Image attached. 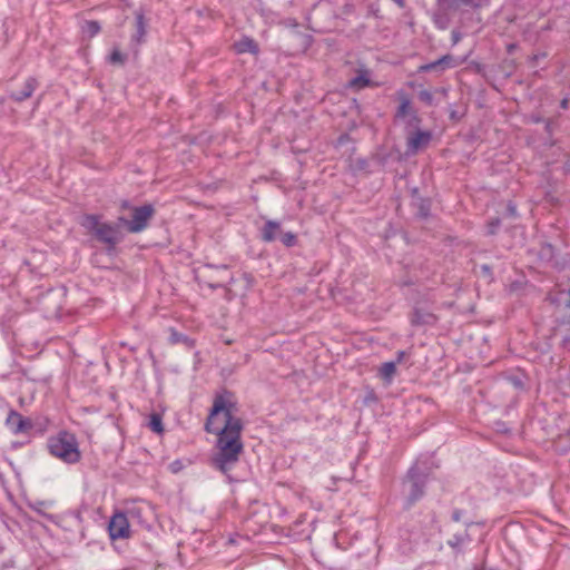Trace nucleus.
Here are the masks:
<instances>
[{"mask_svg": "<svg viewBox=\"0 0 570 570\" xmlns=\"http://www.w3.org/2000/svg\"><path fill=\"white\" fill-rule=\"evenodd\" d=\"M237 411L234 393L222 389L215 393L213 405L204 423L205 432L217 438L216 452L210 459L212 465L224 474L236 465L244 452L242 440L244 422L236 415Z\"/></svg>", "mask_w": 570, "mask_h": 570, "instance_id": "nucleus-1", "label": "nucleus"}, {"mask_svg": "<svg viewBox=\"0 0 570 570\" xmlns=\"http://www.w3.org/2000/svg\"><path fill=\"white\" fill-rule=\"evenodd\" d=\"M432 470L433 468L428 459L417 460L407 470L405 476L402 480L404 510H410L425 495L426 484L432 474Z\"/></svg>", "mask_w": 570, "mask_h": 570, "instance_id": "nucleus-2", "label": "nucleus"}, {"mask_svg": "<svg viewBox=\"0 0 570 570\" xmlns=\"http://www.w3.org/2000/svg\"><path fill=\"white\" fill-rule=\"evenodd\" d=\"M80 225L99 243L105 245L108 255L116 253L117 245L120 244L125 234L114 226L111 222H102L101 216L97 214H85Z\"/></svg>", "mask_w": 570, "mask_h": 570, "instance_id": "nucleus-3", "label": "nucleus"}, {"mask_svg": "<svg viewBox=\"0 0 570 570\" xmlns=\"http://www.w3.org/2000/svg\"><path fill=\"white\" fill-rule=\"evenodd\" d=\"M47 448L49 453L65 463L75 464L80 461L81 453L77 438L66 430L59 431L48 439Z\"/></svg>", "mask_w": 570, "mask_h": 570, "instance_id": "nucleus-4", "label": "nucleus"}, {"mask_svg": "<svg viewBox=\"0 0 570 570\" xmlns=\"http://www.w3.org/2000/svg\"><path fill=\"white\" fill-rule=\"evenodd\" d=\"M261 238L266 243H271L279 238L286 247H293L297 243V236L293 232L283 233L281 224L275 220H267L261 229Z\"/></svg>", "mask_w": 570, "mask_h": 570, "instance_id": "nucleus-5", "label": "nucleus"}, {"mask_svg": "<svg viewBox=\"0 0 570 570\" xmlns=\"http://www.w3.org/2000/svg\"><path fill=\"white\" fill-rule=\"evenodd\" d=\"M155 213V207L151 204L132 207L129 233L138 234L145 230Z\"/></svg>", "mask_w": 570, "mask_h": 570, "instance_id": "nucleus-6", "label": "nucleus"}, {"mask_svg": "<svg viewBox=\"0 0 570 570\" xmlns=\"http://www.w3.org/2000/svg\"><path fill=\"white\" fill-rule=\"evenodd\" d=\"M438 322V316L433 313L428 302H416L410 315L412 326H433Z\"/></svg>", "mask_w": 570, "mask_h": 570, "instance_id": "nucleus-7", "label": "nucleus"}, {"mask_svg": "<svg viewBox=\"0 0 570 570\" xmlns=\"http://www.w3.org/2000/svg\"><path fill=\"white\" fill-rule=\"evenodd\" d=\"M108 533L112 541L130 537V525L125 512H116L109 520Z\"/></svg>", "mask_w": 570, "mask_h": 570, "instance_id": "nucleus-8", "label": "nucleus"}, {"mask_svg": "<svg viewBox=\"0 0 570 570\" xmlns=\"http://www.w3.org/2000/svg\"><path fill=\"white\" fill-rule=\"evenodd\" d=\"M432 140L430 130L416 129L409 132L406 137V154L415 155L419 150L425 148Z\"/></svg>", "mask_w": 570, "mask_h": 570, "instance_id": "nucleus-9", "label": "nucleus"}, {"mask_svg": "<svg viewBox=\"0 0 570 570\" xmlns=\"http://www.w3.org/2000/svg\"><path fill=\"white\" fill-rule=\"evenodd\" d=\"M461 63V60L456 59L452 55H444L441 58L436 59L435 61L422 65L419 67V72H429L433 70H446L451 68H455Z\"/></svg>", "mask_w": 570, "mask_h": 570, "instance_id": "nucleus-10", "label": "nucleus"}, {"mask_svg": "<svg viewBox=\"0 0 570 570\" xmlns=\"http://www.w3.org/2000/svg\"><path fill=\"white\" fill-rule=\"evenodd\" d=\"M465 530L455 533L450 538L446 543L453 550L455 554H461L464 552V547L472 541V538L469 533V528L473 524L472 521H465Z\"/></svg>", "mask_w": 570, "mask_h": 570, "instance_id": "nucleus-11", "label": "nucleus"}, {"mask_svg": "<svg viewBox=\"0 0 570 570\" xmlns=\"http://www.w3.org/2000/svg\"><path fill=\"white\" fill-rule=\"evenodd\" d=\"M38 86L39 81L36 77H28L23 82L21 90L10 92L9 98L16 102H22L33 95Z\"/></svg>", "mask_w": 570, "mask_h": 570, "instance_id": "nucleus-12", "label": "nucleus"}, {"mask_svg": "<svg viewBox=\"0 0 570 570\" xmlns=\"http://www.w3.org/2000/svg\"><path fill=\"white\" fill-rule=\"evenodd\" d=\"M411 205L416 210L415 215L419 218L425 219L430 216L431 200L430 198L420 196L416 188L412 190Z\"/></svg>", "mask_w": 570, "mask_h": 570, "instance_id": "nucleus-13", "label": "nucleus"}, {"mask_svg": "<svg viewBox=\"0 0 570 570\" xmlns=\"http://www.w3.org/2000/svg\"><path fill=\"white\" fill-rule=\"evenodd\" d=\"M135 26L136 32L131 36V42L136 46H140L146 41L147 35V21L141 10L135 12Z\"/></svg>", "mask_w": 570, "mask_h": 570, "instance_id": "nucleus-14", "label": "nucleus"}, {"mask_svg": "<svg viewBox=\"0 0 570 570\" xmlns=\"http://www.w3.org/2000/svg\"><path fill=\"white\" fill-rule=\"evenodd\" d=\"M234 50L238 55L243 53H252L254 56H257L259 53V47L258 43L248 36H243L238 41H235Z\"/></svg>", "mask_w": 570, "mask_h": 570, "instance_id": "nucleus-15", "label": "nucleus"}, {"mask_svg": "<svg viewBox=\"0 0 570 570\" xmlns=\"http://www.w3.org/2000/svg\"><path fill=\"white\" fill-rule=\"evenodd\" d=\"M169 342L171 344H184L188 348H193L195 345V341L193 338L174 328L170 330Z\"/></svg>", "mask_w": 570, "mask_h": 570, "instance_id": "nucleus-16", "label": "nucleus"}, {"mask_svg": "<svg viewBox=\"0 0 570 570\" xmlns=\"http://www.w3.org/2000/svg\"><path fill=\"white\" fill-rule=\"evenodd\" d=\"M562 337L560 341V347L566 352H570V314L561 321Z\"/></svg>", "mask_w": 570, "mask_h": 570, "instance_id": "nucleus-17", "label": "nucleus"}, {"mask_svg": "<svg viewBox=\"0 0 570 570\" xmlns=\"http://www.w3.org/2000/svg\"><path fill=\"white\" fill-rule=\"evenodd\" d=\"M371 83V79L367 75V71L364 70L360 75L355 76L348 81V87L353 89H363L368 87Z\"/></svg>", "mask_w": 570, "mask_h": 570, "instance_id": "nucleus-18", "label": "nucleus"}, {"mask_svg": "<svg viewBox=\"0 0 570 570\" xmlns=\"http://www.w3.org/2000/svg\"><path fill=\"white\" fill-rule=\"evenodd\" d=\"M19 419H21V414L16 410H10L6 419L7 428L16 435L20 434Z\"/></svg>", "mask_w": 570, "mask_h": 570, "instance_id": "nucleus-19", "label": "nucleus"}, {"mask_svg": "<svg viewBox=\"0 0 570 570\" xmlns=\"http://www.w3.org/2000/svg\"><path fill=\"white\" fill-rule=\"evenodd\" d=\"M396 372V362H385L380 367V376L386 382L391 383Z\"/></svg>", "mask_w": 570, "mask_h": 570, "instance_id": "nucleus-20", "label": "nucleus"}, {"mask_svg": "<svg viewBox=\"0 0 570 570\" xmlns=\"http://www.w3.org/2000/svg\"><path fill=\"white\" fill-rule=\"evenodd\" d=\"M148 428L157 433V434H163L164 433V424H163V416L160 413H157V412H153L150 415H149V421H148Z\"/></svg>", "mask_w": 570, "mask_h": 570, "instance_id": "nucleus-21", "label": "nucleus"}, {"mask_svg": "<svg viewBox=\"0 0 570 570\" xmlns=\"http://www.w3.org/2000/svg\"><path fill=\"white\" fill-rule=\"evenodd\" d=\"M100 23L96 20H88L82 26V32L86 33L89 38L95 37L100 32Z\"/></svg>", "mask_w": 570, "mask_h": 570, "instance_id": "nucleus-22", "label": "nucleus"}, {"mask_svg": "<svg viewBox=\"0 0 570 570\" xmlns=\"http://www.w3.org/2000/svg\"><path fill=\"white\" fill-rule=\"evenodd\" d=\"M412 111L413 110L410 100L404 98L396 110L395 117L404 118L406 116H410Z\"/></svg>", "mask_w": 570, "mask_h": 570, "instance_id": "nucleus-23", "label": "nucleus"}, {"mask_svg": "<svg viewBox=\"0 0 570 570\" xmlns=\"http://www.w3.org/2000/svg\"><path fill=\"white\" fill-rule=\"evenodd\" d=\"M485 0H451V4L454 7H471V8H480L483 6Z\"/></svg>", "mask_w": 570, "mask_h": 570, "instance_id": "nucleus-24", "label": "nucleus"}, {"mask_svg": "<svg viewBox=\"0 0 570 570\" xmlns=\"http://www.w3.org/2000/svg\"><path fill=\"white\" fill-rule=\"evenodd\" d=\"M417 97L426 106H434L435 105V100H434L433 94L430 90H428V89H421L417 92Z\"/></svg>", "mask_w": 570, "mask_h": 570, "instance_id": "nucleus-25", "label": "nucleus"}, {"mask_svg": "<svg viewBox=\"0 0 570 570\" xmlns=\"http://www.w3.org/2000/svg\"><path fill=\"white\" fill-rule=\"evenodd\" d=\"M422 122L421 117L417 115L416 111H412L406 120V128H413V129H420V125Z\"/></svg>", "mask_w": 570, "mask_h": 570, "instance_id": "nucleus-26", "label": "nucleus"}, {"mask_svg": "<svg viewBox=\"0 0 570 570\" xmlns=\"http://www.w3.org/2000/svg\"><path fill=\"white\" fill-rule=\"evenodd\" d=\"M126 61V55L120 52L118 49H114L111 53L109 55V62L110 63H119L124 65Z\"/></svg>", "mask_w": 570, "mask_h": 570, "instance_id": "nucleus-27", "label": "nucleus"}, {"mask_svg": "<svg viewBox=\"0 0 570 570\" xmlns=\"http://www.w3.org/2000/svg\"><path fill=\"white\" fill-rule=\"evenodd\" d=\"M19 428H20V434L29 433L33 429V423H32L31 419L23 417L21 415V419H19Z\"/></svg>", "mask_w": 570, "mask_h": 570, "instance_id": "nucleus-28", "label": "nucleus"}, {"mask_svg": "<svg viewBox=\"0 0 570 570\" xmlns=\"http://www.w3.org/2000/svg\"><path fill=\"white\" fill-rule=\"evenodd\" d=\"M111 223L114 226H118L119 230H122L124 228H126L127 232H129L130 219H128L124 216H119L116 222H111Z\"/></svg>", "mask_w": 570, "mask_h": 570, "instance_id": "nucleus-29", "label": "nucleus"}, {"mask_svg": "<svg viewBox=\"0 0 570 570\" xmlns=\"http://www.w3.org/2000/svg\"><path fill=\"white\" fill-rule=\"evenodd\" d=\"M501 225V220L500 218H493L491 222H489L488 224V234L489 235H494L497 234V230L498 228L500 227Z\"/></svg>", "mask_w": 570, "mask_h": 570, "instance_id": "nucleus-30", "label": "nucleus"}, {"mask_svg": "<svg viewBox=\"0 0 570 570\" xmlns=\"http://www.w3.org/2000/svg\"><path fill=\"white\" fill-rule=\"evenodd\" d=\"M554 253V247L551 244H544L541 249V255L547 257L548 259L552 258Z\"/></svg>", "mask_w": 570, "mask_h": 570, "instance_id": "nucleus-31", "label": "nucleus"}, {"mask_svg": "<svg viewBox=\"0 0 570 570\" xmlns=\"http://www.w3.org/2000/svg\"><path fill=\"white\" fill-rule=\"evenodd\" d=\"M185 468V464L181 460H175L169 464V470L173 473H179Z\"/></svg>", "mask_w": 570, "mask_h": 570, "instance_id": "nucleus-32", "label": "nucleus"}, {"mask_svg": "<svg viewBox=\"0 0 570 570\" xmlns=\"http://www.w3.org/2000/svg\"><path fill=\"white\" fill-rule=\"evenodd\" d=\"M212 281L207 283V285L213 288V289H217V288H222L225 286L226 284V279L224 278H219V279H213V277H209Z\"/></svg>", "mask_w": 570, "mask_h": 570, "instance_id": "nucleus-33", "label": "nucleus"}, {"mask_svg": "<svg viewBox=\"0 0 570 570\" xmlns=\"http://www.w3.org/2000/svg\"><path fill=\"white\" fill-rule=\"evenodd\" d=\"M465 512L461 509H454L452 511V514H451V520L453 522H460L462 521L463 517H464Z\"/></svg>", "mask_w": 570, "mask_h": 570, "instance_id": "nucleus-34", "label": "nucleus"}, {"mask_svg": "<svg viewBox=\"0 0 570 570\" xmlns=\"http://www.w3.org/2000/svg\"><path fill=\"white\" fill-rule=\"evenodd\" d=\"M507 215L512 218H515L518 216L517 206L513 202L508 203Z\"/></svg>", "mask_w": 570, "mask_h": 570, "instance_id": "nucleus-35", "label": "nucleus"}, {"mask_svg": "<svg viewBox=\"0 0 570 570\" xmlns=\"http://www.w3.org/2000/svg\"><path fill=\"white\" fill-rule=\"evenodd\" d=\"M481 272L487 277H492V267L490 265L483 264L481 265Z\"/></svg>", "mask_w": 570, "mask_h": 570, "instance_id": "nucleus-36", "label": "nucleus"}, {"mask_svg": "<svg viewBox=\"0 0 570 570\" xmlns=\"http://www.w3.org/2000/svg\"><path fill=\"white\" fill-rule=\"evenodd\" d=\"M205 268H208V269H217V271H220V272H227L228 271V266L227 265H219V266H215L213 264H205Z\"/></svg>", "mask_w": 570, "mask_h": 570, "instance_id": "nucleus-37", "label": "nucleus"}, {"mask_svg": "<svg viewBox=\"0 0 570 570\" xmlns=\"http://www.w3.org/2000/svg\"><path fill=\"white\" fill-rule=\"evenodd\" d=\"M544 57H546V53L533 55V56L530 57L529 61H530V63L532 66H535L538 60L541 59V58H544Z\"/></svg>", "mask_w": 570, "mask_h": 570, "instance_id": "nucleus-38", "label": "nucleus"}, {"mask_svg": "<svg viewBox=\"0 0 570 570\" xmlns=\"http://www.w3.org/2000/svg\"><path fill=\"white\" fill-rule=\"evenodd\" d=\"M451 36H452V43L453 45L458 43L460 41V39H461V33L459 31H456V30H453Z\"/></svg>", "mask_w": 570, "mask_h": 570, "instance_id": "nucleus-39", "label": "nucleus"}, {"mask_svg": "<svg viewBox=\"0 0 570 570\" xmlns=\"http://www.w3.org/2000/svg\"><path fill=\"white\" fill-rule=\"evenodd\" d=\"M405 355H406L405 351H399L396 353V360L394 362H396V364L401 363Z\"/></svg>", "mask_w": 570, "mask_h": 570, "instance_id": "nucleus-40", "label": "nucleus"}, {"mask_svg": "<svg viewBox=\"0 0 570 570\" xmlns=\"http://www.w3.org/2000/svg\"><path fill=\"white\" fill-rule=\"evenodd\" d=\"M43 504H45V502L39 501V502H37L36 504L31 505V508H32L35 511L40 512V509H41V507H42Z\"/></svg>", "mask_w": 570, "mask_h": 570, "instance_id": "nucleus-41", "label": "nucleus"}, {"mask_svg": "<svg viewBox=\"0 0 570 570\" xmlns=\"http://www.w3.org/2000/svg\"><path fill=\"white\" fill-rule=\"evenodd\" d=\"M567 296L568 298L564 301V308H570V286L569 289L567 291Z\"/></svg>", "mask_w": 570, "mask_h": 570, "instance_id": "nucleus-42", "label": "nucleus"}, {"mask_svg": "<svg viewBox=\"0 0 570 570\" xmlns=\"http://www.w3.org/2000/svg\"><path fill=\"white\" fill-rule=\"evenodd\" d=\"M350 136L347 134L341 135L338 137V142L343 144L344 141L348 140Z\"/></svg>", "mask_w": 570, "mask_h": 570, "instance_id": "nucleus-43", "label": "nucleus"}, {"mask_svg": "<svg viewBox=\"0 0 570 570\" xmlns=\"http://www.w3.org/2000/svg\"><path fill=\"white\" fill-rule=\"evenodd\" d=\"M435 91L442 94L443 96H446V94H448L446 88H438Z\"/></svg>", "mask_w": 570, "mask_h": 570, "instance_id": "nucleus-44", "label": "nucleus"}, {"mask_svg": "<svg viewBox=\"0 0 570 570\" xmlns=\"http://www.w3.org/2000/svg\"><path fill=\"white\" fill-rule=\"evenodd\" d=\"M473 570H494V569H491V568H487L484 566H481V567H474Z\"/></svg>", "mask_w": 570, "mask_h": 570, "instance_id": "nucleus-45", "label": "nucleus"}, {"mask_svg": "<svg viewBox=\"0 0 570 570\" xmlns=\"http://www.w3.org/2000/svg\"><path fill=\"white\" fill-rule=\"evenodd\" d=\"M561 108H563V109L568 108V99H562Z\"/></svg>", "mask_w": 570, "mask_h": 570, "instance_id": "nucleus-46", "label": "nucleus"}, {"mask_svg": "<svg viewBox=\"0 0 570 570\" xmlns=\"http://www.w3.org/2000/svg\"><path fill=\"white\" fill-rule=\"evenodd\" d=\"M450 117H451V119H456V118H458V116H456V111H454V110H453V111L451 112Z\"/></svg>", "mask_w": 570, "mask_h": 570, "instance_id": "nucleus-47", "label": "nucleus"}, {"mask_svg": "<svg viewBox=\"0 0 570 570\" xmlns=\"http://www.w3.org/2000/svg\"><path fill=\"white\" fill-rule=\"evenodd\" d=\"M515 48V45H509L508 46V51L509 52H512V50Z\"/></svg>", "mask_w": 570, "mask_h": 570, "instance_id": "nucleus-48", "label": "nucleus"}, {"mask_svg": "<svg viewBox=\"0 0 570 570\" xmlns=\"http://www.w3.org/2000/svg\"><path fill=\"white\" fill-rule=\"evenodd\" d=\"M128 207H129V203H128L127 200H125V202L122 203V208H128Z\"/></svg>", "mask_w": 570, "mask_h": 570, "instance_id": "nucleus-49", "label": "nucleus"}, {"mask_svg": "<svg viewBox=\"0 0 570 570\" xmlns=\"http://www.w3.org/2000/svg\"><path fill=\"white\" fill-rule=\"evenodd\" d=\"M567 171L570 174V168H567Z\"/></svg>", "mask_w": 570, "mask_h": 570, "instance_id": "nucleus-50", "label": "nucleus"}]
</instances>
